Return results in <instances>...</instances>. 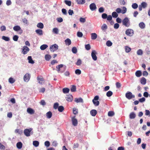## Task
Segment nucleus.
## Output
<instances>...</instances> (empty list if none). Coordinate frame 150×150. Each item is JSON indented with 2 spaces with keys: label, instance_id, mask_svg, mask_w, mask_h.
<instances>
[{
  "label": "nucleus",
  "instance_id": "423d86ee",
  "mask_svg": "<svg viewBox=\"0 0 150 150\" xmlns=\"http://www.w3.org/2000/svg\"><path fill=\"white\" fill-rule=\"evenodd\" d=\"M123 10L121 12V10L120 8H117L116 9V11L118 13H125L127 11V8L125 7H123Z\"/></svg>",
  "mask_w": 150,
  "mask_h": 150
},
{
  "label": "nucleus",
  "instance_id": "680f3d73",
  "mask_svg": "<svg viewBox=\"0 0 150 150\" xmlns=\"http://www.w3.org/2000/svg\"><path fill=\"white\" fill-rule=\"evenodd\" d=\"M59 106V104L58 103H55L54 104V106H53V108L55 109H56L58 108Z\"/></svg>",
  "mask_w": 150,
  "mask_h": 150
},
{
  "label": "nucleus",
  "instance_id": "bf43d9fd",
  "mask_svg": "<svg viewBox=\"0 0 150 150\" xmlns=\"http://www.w3.org/2000/svg\"><path fill=\"white\" fill-rule=\"evenodd\" d=\"M18 37L17 35H15L13 37V40L14 41H16L18 40Z\"/></svg>",
  "mask_w": 150,
  "mask_h": 150
},
{
  "label": "nucleus",
  "instance_id": "5701e85b",
  "mask_svg": "<svg viewBox=\"0 0 150 150\" xmlns=\"http://www.w3.org/2000/svg\"><path fill=\"white\" fill-rule=\"evenodd\" d=\"M76 1L78 4H82L85 2V0H76Z\"/></svg>",
  "mask_w": 150,
  "mask_h": 150
},
{
  "label": "nucleus",
  "instance_id": "bb28decb",
  "mask_svg": "<svg viewBox=\"0 0 150 150\" xmlns=\"http://www.w3.org/2000/svg\"><path fill=\"white\" fill-rule=\"evenodd\" d=\"M125 52L127 53L129 52L131 50V48L128 46H125Z\"/></svg>",
  "mask_w": 150,
  "mask_h": 150
},
{
  "label": "nucleus",
  "instance_id": "cd10ccee",
  "mask_svg": "<svg viewBox=\"0 0 150 150\" xmlns=\"http://www.w3.org/2000/svg\"><path fill=\"white\" fill-rule=\"evenodd\" d=\"M37 27L40 28H43L44 27V25L42 23H39L37 25Z\"/></svg>",
  "mask_w": 150,
  "mask_h": 150
},
{
  "label": "nucleus",
  "instance_id": "a878e982",
  "mask_svg": "<svg viewBox=\"0 0 150 150\" xmlns=\"http://www.w3.org/2000/svg\"><path fill=\"white\" fill-rule=\"evenodd\" d=\"M52 113L51 112L49 111L47 112L46 114V115L47 117L48 118H50L52 116Z\"/></svg>",
  "mask_w": 150,
  "mask_h": 150
},
{
  "label": "nucleus",
  "instance_id": "2f4dec72",
  "mask_svg": "<svg viewBox=\"0 0 150 150\" xmlns=\"http://www.w3.org/2000/svg\"><path fill=\"white\" fill-rule=\"evenodd\" d=\"M139 26L142 29L144 28L145 27V25L143 22H141L139 24Z\"/></svg>",
  "mask_w": 150,
  "mask_h": 150
},
{
  "label": "nucleus",
  "instance_id": "f3484780",
  "mask_svg": "<svg viewBox=\"0 0 150 150\" xmlns=\"http://www.w3.org/2000/svg\"><path fill=\"white\" fill-rule=\"evenodd\" d=\"M97 112L95 110H92L90 111V114L91 115L93 116H95L97 114Z\"/></svg>",
  "mask_w": 150,
  "mask_h": 150
},
{
  "label": "nucleus",
  "instance_id": "f704fd0d",
  "mask_svg": "<svg viewBox=\"0 0 150 150\" xmlns=\"http://www.w3.org/2000/svg\"><path fill=\"white\" fill-rule=\"evenodd\" d=\"M92 102L94 105L96 106H98L100 103L98 101H95L94 100H92Z\"/></svg>",
  "mask_w": 150,
  "mask_h": 150
},
{
  "label": "nucleus",
  "instance_id": "864d4df0",
  "mask_svg": "<svg viewBox=\"0 0 150 150\" xmlns=\"http://www.w3.org/2000/svg\"><path fill=\"white\" fill-rule=\"evenodd\" d=\"M9 82L11 83H13L14 82L15 80L12 78H10L8 80Z\"/></svg>",
  "mask_w": 150,
  "mask_h": 150
},
{
  "label": "nucleus",
  "instance_id": "49530a36",
  "mask_svg": "<svg viewBox=\"0 0 150 150\" xmlns=\"http://www.w3.org/2000/svg\"><path fill=\"white\" fill-rule=\"evenodd\" d=\"M72 51L74 53L76 54L77 52V50L76 47H73L72 49Z\"/></svg>",
  "mask_w": 150,
  "mask_h": 150
},
{
  "label": "nucleus",
  "instance_id": "f03ea898",
  "mask_svg": "<svg viewBox=\"0 0 150 150\" xmlns=\"http://www.w3.org/2000/svg\"><path fill=\"white\" fill-rule=\"evenodd\" d=\"M125 97L128 99L130 100L132 98H134L135 96L133 95L131 92L128 91L126 93Z\"/></svg>",
  "mask_w": 150,
  "mask_h": 150
},
{
  "label": "nucleus",
  "instance_id": "72a5a7b5",
  "mask_svg": "<svg viewBox=\"0 0 150 150\" xmlns=\"http://www.w3.org/2000/svg\"><path fill=\"white\" fill-rule=\"evenodd\" d=\"M2 38L3 40H4L6 41H8L10 40V38H9L4 36H3L2 37Z\"/></svg>",
  "mask_w": 150,
  "mask_h": 150
},
{
  "label": "nucleus",
  "instance_id": "6e6d98bb",
  "mask_svg": "<svg viewBox=\"0 0 150 150\" xmlns=\"http://www.w3.org/2000/svg\"><path fill=\"white\" fill-rule=\"evenodd\" d=\"M83 34L81 32H78L77 33V36L79 37H82L83 36Z\"/></svg>",
  "mask_w": 150,
  "mask_h": 150
},
{
  "label": "nucleus",
  "instance_id": "4d7b16f0",
  "mask_svg": "<svg viewBox=\"0 0 150 150\" xmlns=\"http://www.w3.org/2000/svg\"><path fill=\"white\" fill-rule=\"evenodd\" d=\"M81 60L79 59L76 62V64L77 65H80L81 64Z\"/></svg>",
  "mask_w": 150,
  "mask_h": 150
},
{
  "label": "nucleus",
  "instance_id": "09e8293b",
  "mask_svg": "<svg viewBox=\"0 0 150 150\" xmlns=\"http://www.w3.org/2000/svg\"><path fill=\"white\" fill-rule=\"evenodd\" d=\"M65 3L66 4L69 6H70L71 5V2L70 1L65 0L64 1Z\"/></svg>",
  "mask_w": 150,
  "mask_h": 150
},
{
  "label": "nucleus",
  "instance_id": "8fccbe9b",
  "mask_svg": "<svg viewBox=\"0 0 150 150\" xmlns=\"http://www.w3.org/2000/svg\"><path fill=\"white\" fill-rule=\"evenodd\" d=\"M106 45L108 47H110L112 45V42L110 40L108 41L106 43Z\"/></svg>",
  "mask_w": 150,
  "mask_h": 150
},
{
  "label": "nucleus",
  "instance_id": "5fc2aeb1",
  "mask_svg": "<svg viewBox=\"0 0 150 150\" xmlns=\"http://www.w3.org/2000/svg\"><path fill=\"white\" fill-rule=\"evenodd\" d=\"M76 74L79 75L81 74V71L79 69H76L75 71Z\"/></svg>",
  "mask_w": 150,
  "mask_h": 150
},
{
  "label": "nucleus",
  "instance_id": "c03bdc74",
  "mask_svg": "<svg viewBox=\"0 0 150 150\" xmlns=\"http://www.w3.org/2000/svg\"><path fill=\"white\" fill-rule=\"evenodd\" d=\"M75 102H76V103H82L83 102V100L81 98H76L75 99Z\"/></svg>",
  "mask_w": 150,
  "mask_h": 150
},
{
  "label": "nucleus",
  "instance_id": "0e129e2a",
  "mask_svg": "<svg viewBox=\"0 0 150 150\" xmlns=\"http://www.w3.org/2000/svg\"><path fill=\"white\" fill-rule=\"evenodd\" d=\"M81 23H84L86 21V19L85 18H80L79 19Z\"/></svg>",
  "mask_w": 150,
  "mask_h": 150
},
{
  "label": "nucleus",
  "instance_id": "13d9d810",
  "mask_svg": "<svg viewBox=\"0 0 150 150\" xmlns=\"http://www.w3.org/2000/svg\"><path fill=\"white\" fill-rule=\"evenodd\" d=\"M107 15L105 13H103L102 15V17L103 19H106L107 18Z\"/></svg>",
  "mask_w": 150,
  "mask_h": 150
},
{
  "label": "nucleus",
  "instance_id": "69168bd1",
  "mask_svg": "<svg viewBox=\"0 0 150 150\" xmlns=\"http://www.w3.org/2000/svg\"><path fill=\"white\" fill-rule=\"evenodd\" d=\"M98 11L100 13H102L104 11V9L103 7H101L99 8Z\"/></svg>",
  "mask_w": 150,
  "mask_h": 150
},
{
  "label": "nucleus",
  "instance_id": "2eb2a0df",
  "mask_svg": "<svg viewBox=\"0 0 150 150\" xmlns=\"http://www.w3.org/2000/svg\"><path fill=\"white\" fill-rule=\"evenodd\" d=\"M140 82L142 84L145 85L146 83V80L144 77H143L141 79Z\"/></svg>",
  "mask_w": 150,
  "mask_h": 150
},
{
  "label": "nucleus",
  "instance_id": "0eeeda50",
  "mask_svg": "<svg viewBox=\"0 0 150 150\" xmlns=\"http://www.w3.org/2000/svg\"><path fill=\"white\" fill-rule=\"evenodd\" d=\"M96 54L97 52L95 50H93L92 51L91 55L94 61L96 60L97 59V57L96 55Z\"/></svg>",
  "mask_w": 150,
  "mask_h": 150
},
{
  "label": "nucleus",
  "instance_id": "b1692460",
  "mask_svg": "<svg viewBox=\"0 0 150 150\" xmlns=\"http://www.w3.org/2000/svg\"><path fill=\"white\" fill-rule=\"evenodd\" d=\"M28 62L31 64H33L34 63V62L32 59V57L31 56H29L28 57Z\"/></svg>",
  "mask_w": 150,
  "mask_h": 150
},
{
  "label": "nucleus",
  "instance_id": "f257e3e1",
  "mask_svg": "<svg viewBox=\"0 0 150 150\" xmlns=\"http://www.w3.org/2000/svg\"><path fill=\"white\" fill-rule=\"evenodd\" d=\"M122 25L126 27H129L130 25V23L128 18H125L122 21Z\"/></svg>",
  "mask_w": 150,
  "mask_h": 150
},
{
  "label": "nucleus",
  "instance_id": "a19ab883",
  "mask_svg": "<svg viewBox=\"0 0 150 150\" xmlns=\"http://www.w3.org/2000/svg\"><path fill=\"white\" fill-rule=\"evenodd\" d=\"M112 94L113 93L111 91H109L107 93L106 96L108 97H110L112 96Z\"/></svg>",
  "mask_w": 150,
  "mask_h": 150
},
{
  "label": "nucleus",
  "instance_id": "c756f323",
  "mask_svg": "<svg viewBox=\"0 0 150 150\" xmlns=\"http://www.w3.org/2000/svg\"><path fill=\"white\" fill-rule=\"evenodd\" d=\"M51 58V56L49 54H46L45 56V59L47 61H49Z\"/></svg>",
  "mask_w": 150,
  "mask_h": 150
},
{
  "label": "nucleus",
  "instance_id": "4c0bfd02",
  "mask_svg": "<svg viewBox=\"0 0 150 150\" xmlns=\"http://www.w3.org/2000/svg\"><path fill=\"white\" fill-rule=\"evenodd\" d=\"M141 5L143 8H145L147 7V4L146 2H143L141 3Z\"/></svg>",
  "mask_w": 150,
  "mask_h": 150
},
{
  "label": "nucleus",
  "instance_id": "20e7f679",
  "mask_svg": "<svg viewBox=\"0 0 150 150\" xmlns=\"http://www.w3.org/2000/svg\"><path fill=\"white\" fill-rule=\"evenodd\" d=\"M32 130V129L31 128L25 129L24 131L25 135L27 137L30 136V132Z\"/></svg>",
  "mask_w": 150,
  "mask_h": 150
},
{
  "label": "nucleus",
  "instance_id": "6e6552de",
  "mask_svg": "<svg viewBox=\"0 0 150 150\" xmlns=\"http://www.w3.org/2000/svg\"><path fill=\"white\" fill-rule=\"evenodd\" d=\"M133 33V30L130 29H127L125 32V34L129 36H132Z\"/></svg>",
  "mask_w": 150,
  "mask_h": 150
},
{
  "label": "nucleus",
  "instance_id": "37998d69",
  "mask_svg": "<svg viewBox=\"0 0 150 150\" xmlns=\"http://www.w3.org/2000/svg\"><path fill=\"white\" fill-rule=\"evenodd\" d=\"M143 51L141 49L138 50L137 52V55H142L143 54Z\"/></svg>",
  "mask_w": 150,
  "mask_h": 150
},
{
  "label": "nucleus",
  "instance_id": "ddd939ff",
  "mask_svg": "<svg viewBox=\"0 0 150 150\" xmlns=\"http://www.w3.org/2000/svg\"><path fill=\"white\" fill-rule=\"evenodd\" d=\"M27 112L30 114H33L35 113V111L34 110L30 108H28L27 110Z\"/></svg>",
  "mask_w": 150,
  "mask_h": 150
},
{
  "label": "nucleus",
  "instance_id": "f8f14e48",
  "mask_svg": "<svg viewBox=\"0 0 150 150\" xmlns=\"http://www.w3.org/2000/svg\"><path fill=\"white\" fill-rule=\"evenodd\" d=\"M90 8L92 11L95 10L96 8V4L93 3L91 4L90 5Z\"/></svg>",
  "mask_w": 150,
  "mask_h": 150
},
{
  "label": "nucleus",
  "instance_id": "9b49d317",
  "mask_svg": "<svg viewBox=\"0 0 150 150\" xmlns=\"http://www.w3.org/2000/svg\"><path fill=\"white\" fill-rule=\"evenodd\" d=\"M13 29L15 31H20V34H21L22 33L23 30L19 26H15L13 27Z\"/></svg>",
  "mask_w": 150,
  "mask_h": 150
},
{
  "label": "nucleus",
  "instance_id": "39448f33",
  "mask_svg": "<svg viewBox=\"0 0 150 150\" xmlns=\"http://www.w3.org/2000/svg\"><path fill=\"white\" fill-rule=\"evenodd\" d=\"M58 45L55 44L50 47V50L51 52H54V51L57 50L58 49Z\"/></svg>",
  "mask_w": 150,
  "mask_h": 150
},
{
  "label": "nucleus",
  "instance_id": "338daca9",
  "mask_svg": "<svg viewBox=\"0 0 150 150\" xmlns=\"http://www.w3.org/2000/svg\"><path fill=\"white\" fill-rule=\"evenodd\" d=\"M73 113L75 115L77 114V113H78L77 109L75 108H73Z\"/></svg>",
  "mask_w": 150,
  "mask_h": 150
},
{
  "label": "nucleus",
  "instance_id": "603ef678",
  "mask_svg": "<svg viewBox=\"0 0 150 150\" xmlns=\"http://www.w3.org/2000/svg\"><path fill=\"white\" fill-rule=\"evenodd\" d=\"M138 7V5L136 3H134L132 5V8L134 9H135L137 8Z\"/></svg>",
  "mask_w": 150,
  "mask_h": 150
},
{
  "label": "nucleus",
  "instance_id": "79ce46f5",
  "mask_svg": "<svg viewBox=\"0 0 150 150\" xmlns=\"http://www.w3.org/2000/svg\"><path fill=\"white\" fill-rule=\"evenodd\" d=\"M15 132L16 133H18L19 134H21L23 133V131L19 129H16L15 130Z\"/></svg>",
  "mask_w": 150,
  "mask_h": 150
},
{
  "label": "nucleus",
  "instance_id": "e433bc0d",
  "mask_svg": "<svg viewBox=\"0 0 150 150\" xmlns=\"http://www.w3.org/2000/svg\"><path fill=\"white\" fill-rule=\"evenodd\" d=\"M112 16L113 18H116L118 16V14L115 12H113L112 13Z\"/></svg>",
  "mask_w": 150,
  "mask_h": 150
},
{
  "label": "nucleus",
  "instance_id": "4468645a",
  "mask_svg": "<svg viewBox=\"0 0 150 150\" xmlns=\"http://www.w3.org/2000/svg\"><path fill=\"white\" fill-rule=\"evenodd\" d=\"M66 98V100L70 102L72 101V96L71 95H67Z\"/></svg>",
  "mask_w": 150,
  "mask_h": 150
},
{
  "label": "nucleus",
  "instance_id": "dca6fc26",
  "mask_svg": "<svg viewBox=\"0 0 150 150\" xmlns=\"http://www.w3.org/2000/svg\"><path fill=\"white\" fill-rule=\"evenodd\" d=\"M91 39L92 40L96 39L97 37V34L95 33H93L91 34Z\"/></svg>",
  "mask_w": 150,
  "mask_h": 150
},
{
  "label": "nucleus",
  "instance_id": "393cba45",
  "mask_svg": "<svg viewBox=\"0 0 150 150\" xmlns=\"http://www.w3.org/2000/svg\"><path fill=\"white\" fill-rule=\"evenodd\" d=\"M48 47V46L47 45H43L40 47V49L42 50H44L45 49Z\"/></svg>",
  "mask_w": 150,
  "mask_h": 150
},
{
  "label": "nucleus",
  "instance_id": "a18cd8bd",
  "mask_svg": "<svg viewBox=\"0 0 150 150\" xmlns=\"http://www.w3.org/2000/svg\"><path fill=\"white\" fill-rule=\"evenodd\" d=\"M76 86L74 85H72V87H71V92H75L76 91Z\"/></svg>",
  "mask_w": 150,
  "mask_h": 150
},
{
  "label": "nucleus",
  "instance_id": "052dcab7",
  "mask_svg": "<svg viewBox=\"0 0 150 150\" xmlns=\"http://www.w3.org/2000/svg\"><path fill=\"white\" fill-rule=\"evenodd\" d=\"M116 86L117 88H120L121 86V84L120 83L117 82L116 83Z\"/></svg>",
  "mask_w": 150,
  "mask_h": 150
},
{
  "label": "nucleus",
  "instance_id": "58836bf2",
  "mask_svg": "<svg viewBox=\"0 0 150 150\" xmlns=\"http://www.w3.org/2000/svg\"><path fill=\"white\" fill-rule=\"evenodd\" d=\"M107 28V26L106 24H104L102 26L101 28L102 30H106Z\"/></svg>",
  "mask_w": 150,
  "mask_h": 150
},
{
  "label": "nucleus",
  "instance_id": "7ed1b4c3",
  "mask_svg": "<svg viewBox=\"0 0 150 150\" xmlns=\"http://www.w3.org/2000/svg\"><path fill=\"white\" fill-rule=\"evenodd\" d=\"M30 78V74L28 73L26 74L23 77V80L25 82H28Z\"/></svg>",
  "mask_w": 150,
  "mask_h": 150
},
{
  "label": "nucleus",
  "instance_id": "ea45409f",
  "mask_svg": "<svg viewBox=\"0 0 150 150\" xmlns=\"http://www.w3.org/2000/svg\"><path fill=\"white\" fill-rule=\"evenodd\" d=\"M52 32L56 34H57L58 33L59 30L57 28H55L53 29Z\"/></svg>",
  "mask_w": 150,
  "mask_h": 150
},
{
  "label": "nucleus",
  "instance_id": "aec40b11",
  "mask_svg": "<svg viewBox=\"0 0 150 150\" xmlns=\"http://www.w3.org/2000/svg\"><path fill=\"white\" fill-rule=\"evenodd\" d=\"M65 42L66 45H69L71 44V40L69 38H67L65 40Z\"/></svg>",
  "mask_w": 150,
  "mask_h": 150
},
{
  "label": "nucleus",
  "instance_id": "3c124183",
  "mask_svg": "<svg viewBox=\"0 0 150 150\" xmlns=\"http://www.w3.org/2000/svg\"><path fill=\"white\" fill-rule=\"evenodd\" d=\"M85 48L87 50H89L91 49V47L90 44H88L85 45Z\"/></svg>",
  "mask_w": 150,
  "mask_h": 150
},
{
  "label": "nucleus",
  "instance_id": "e2e57ef3",
  "mask_svg": "<svg viewBox=\"0 0 150 150\" xmlns=\"http://www.w3.org/2000/svg\"><path fill=\"white\" fill-rule=\"evenodd\" d=\"M45 145L47 147H49L50 145V142L48 141H46L45 142Z\"/></svg>",
  "mask_w": 150,
  "mask_h": 150
},
{
  "label": "nucleus",
  "instance_id": "7c9ffc66",
  "mask_svg": "<svg viewBox=\"0 0 150 150\" xmlns=\"http://www.w3.org/2000/svg\"><path fill=\"white\" fill-rule=\"evenodd\" d=\"M63 92L64 93H67L69 92V89L68 88H63L62 90Z\"/></svg>",
  "mask_w": 150,
  "mask_h": 150
},
{
  "label": "nucleus",
  "instance_id": "473e14b6",
  "mask_svg": "<svg viewBox=\"0 0 150 150\" xmlns=\"http://www.w3.org/2000/svg\"><path fill=\"white\" fill-rule=\"evenodd\" d=\"M39 142L37 141H34L33 142V145L35 147H37L39 146Z\"/></svg>",
  "mask_w": 150,
  "mask_h": 150
},
{
  "label": "nucleus",
  "instance_id": "412c9836",
  "mask_svg": "<svg viewBox=\"0 0 150 150\" xmlns=\"http://www.w3.org/2000/svg\"><path fill=\"white\" fill-rule=\"evenodd\" d=\"M35 32L39 35H41L43 34L42 31L41 29H37L35 30Z\"/></svg>",
  "mask_w": 150,
  "mask_h": 150
},
{
  "label": "nucleus",
  "instance_id": "9d476101",
  "mask_svg": "<svg viewBox=\"0 0 150 150\" xmlns=\"http://www.w3.org/2000/svg\"><path fill=\"white\" fill-rule=\"evenodd\" d=\"M76 116L73 117L71 118L72 125L74 126H76L78 124L77 120L75 118Z\"/></svg>",
  "mask_w": 150,
  "mask_h": 150
},
{
  "label": "nucleus",
  "instance_id": "1a4fd4ad",
  "mask_svg": "<svg viewBox=\"0 0 150 150\" xmlns=\"http://www.w3.org/2000/svg\"><path fill=\"white\" fill-rule=\"evenodd\" d=\"M22 50L23 53L24 54H25L27 53L30 50L28 47L26 46H24L23 47Z\"/></svg>",
  "mask_w": 150,
  "mask_h": 150
},
{
  "label": "nucleus",
  "instance_id": "a211bd4d",
  "mask_svg": "<svg viewBox=\"0 0 150 150\" xmlns=\"http://www.w3.org/2000/svg\"><path fill=\"white\" fill-rule=\"evenodd\" d=\"M136 114L133 112H131L129 115V118L131 119H134L136 117Z\"/></svg>",
  "mask_w": 150,
  "mask_h": 150
},
{
  "label": "nucleus",
  "instance_id": "de8ad7c7",
  "mask_svg": "<svg viewBox=\"0 0 150 150\" xmlns=\"http://www.w3.org/2000/svg\"><path fill=\"white\" fill-rule=\"evenodd\" d=\"M114 115V112L112 111H110L108 112V115L109 116H112Z\"/></svg>",
  "mask_w": 150,
  "mask_h": 150
},
{
  "label": "nucleus",
  "instance_id": "774afa93",
  "mask_svg": "<svg viewBox=\"0 0 150 150\" xmlns=\"http://www.w3.org/2000/svg\"><path fill=\"white\" fill-rule=\"evenodd\" d=\"M145 115H149V116H150V112L149 110H145Z\"/></svg>",
  "mask_w": 150,
  "mask_h": 150
},
{
  "label": "nucleus",
  "instance_id": "6ab92c4d",
  "mask_svg": "<svg viewBox=\"0 0 150 150\" xmlns=\"http://www.w3.org/2000/svg\"><path fill=\"white\" fill-rule=\"evenodd\" d=\"M135 75L137 77H139L142 75V72L140 70H138L135 72Z\"/></svg>",
  "mask_w": 150,
  "mask_h": 150
},
{
  "label": "nucleus",
  "instance_id": "c85d7f7f",
  "mask_svg": "<svg viewBox=\"0 0 150 150\" xmlns=\"http://www.w3.org/2000/svg\"><path fill=\"white\" fill-rule=\"evenodd\" d=\"M37 78L39 83L41 84H42L43 83V81H44L43 78H39V77H38Z\"/></svg>",
  "mask_w": 150,
  "mask_h": 150
},
{
  "label": "nucleus",
  "instance_id": "4be33fe9",
  "mask_svg": "<svg viewBox=\"0 0 150 150\" xmlns=\"http://www.w3.org/2000/svg\"><path fill=\"white\" fill-rule=\"evenodd\" d=\"M16 146L18 149H21L22 147V143L21 142H19L16 144Z\"/></svg>",
  "mask_w": 150,
  "mask_h": 150
},
{
  "label": "nucleus",
  "instance_id": "c9c22d12",
  "mask_svg": "<svg viewBox=\"0 0 150 150\" xmlns=\"http://www.w3.org/2000/svg\"><path fill=\"white\" fill-rule=\"evenodd\" d=\"M64 110V108L62 106H60L58 107V110L60 112H62Z\"/></svg>",
  "mask_w": 150,
  "mask_h": 150
}]
</instances>
